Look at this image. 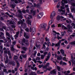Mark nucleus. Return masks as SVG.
I'll return each mask as SVG.
<instances>
[{
  "mask_svg": "<svg viewBox=\"0 0 75 75\" xmlns=\"http://www.w3.org/2000/svg\"><path fill=\"white\" fill-rule=\"evenodd\" d=\"M4 54H8L9 59L11 58V53L10 50V49L7 48L6 50L4 51Z\"/></svg>",
  "mask_w": 75,
  "mask_h": 75,
  "instance_id": "nucleus-1",
  "label": "nucleus"
},
{
  "mask_svg": "<svg viewBox=\"0 0 75 75\" xmlns=\"http://www.w3.org/2000/svg\"><path fill=\"white\" fill-rule=\"evenodd\" d=\"M18 24H21V26L23 28H26L27 26L25 23H23V21L21 19L19 20V21L18 22Z\"/></svg>",
  "mask_w": 75,
  "mask_h": 75,
  "instance_id": "nucleus-2",
  "label": "nucleus"
},
{
  "mask_svg": "<svg viewBox=\"0 0 75 75\" xmlns=\"http://www.w3.org/2000/svg\"><path fill=\"white\" fill-rule=\"evenodd\" d=\"M36 31V29L35 28L33 27V28L32 29V28H31V27H30V32H31V31H32V35H34V34L35 33Z\"/></svg>",
  "mask_w": 75,
  "mask_h": 75,
  "instance_id": "nucleus-3",
  "label": "nucleus"
},
{
  "mask_svg": "<svg viewBox=\"0 0 75 75\" xmlns=\"http://www.w3.org/2000/svg\"><path fill=\"white\" fill-rule=\"evenodd\" d=\"M47 24L44 23H43L42 24H41L40 25V27H41V28H44V29H45L46 28V27H47Z\"/></svg>",
  "mask_w": 75,
  "mask_h": 75,
  "instance_id": "nucleus-4",
  "label": "nucleus"
},
{
  "mask_svg": "<svg viewBox=\"0 0 75 75\" xmlns=\"http://www.w3.org/2000/svg\"><path fill=\"white\" fill-rule=\"evenodd\" d=\"M18 11L19 13L18 14V17H19L20 18H21V19H22V18H23V16H22V15H21V14L22 13V11H21V10H18Z\"/></svg>",
  "mask_w": 75,
  "mask_h": 75,
  "instance_id": "nucleus-5",
  "label": "nucleus"
},
{
  "mask_svg": "<svg viewBox=\"0 0 75 75\" xmlns=\"http://www.w3.org/2000/svg\"><path fill=\"white\" fill-rule=\"evenodd\" d=\"M62 5L64 6L65 5V4H67L68 3V1L67 0H62L61 2Z\"/></svg>",
  "mask_w": 75,
  "mask_h": 75,
  "instance_id": "nucleus-6",
  "label": "nucleus"
},
{
  "mask_svg": "<svg viewBox=\"0 0 75 75\" xmlns=\"http://www.w3.org/2000/svg\"><path fill=\"white\" fill-rule=\"evenodd\" d=\"M45 41L46 42H48V44H47V45L48 47H50V46L51 45V43L49 41H50V39L49 38H48L47 37H46L45 38Z\"/></svg>",
  "mask_w": 75,
  "mask_h": 75,
  "instance_id": "nucleus-7",
  "label": "nucleus"
},
{
  "mask_svg": "<svg viewBox=\"0 0 75 75\" xmlns=\"http://www.w3.org/2000/svg\"><path fill=\"white\" fill-rule=\"evenodd\" d=\"M56 15V13H55V11H53L50 16V18L52 19L53 18V17L55 16Z\"/></svg>",
  "mask_w": 75,
  "mask_h": 75,
  "instance_id": "nucleus-8",
  "label": "nucleus"
},
{
  "mask_svg": "<svg viewBox=\"0 0 75 75\" xmlns=\"http://www.w3.org/2000/svg\"><path fill=\"white\" fill-rule=\"evenodd\" d=\"M44 13L42 12H41L39 13L38 16V18H41L43 16Z\"/></svg>",
  "mask_w": 75,
  "mask_h": 75,
  "instance_id": "nucleus-9",
  "label": "nucleus"
},
{
  "mask_svg": "<svg viewBox=\"0 0 75 75\" xmlns=\"http://www.w3.org/2000/svg\"><path fill=\"white\" fill-rule=\"evenodd\" d=\"M51 56V53L50 52L48 53L47 54V58L45 59V61H48V60L50 58V56Z\"/></svg>",
  "mask_w": 75,
  "mask_h": 75,
  "instance_id": "nucleus-10",
  "label": "nucleus"
},
{
  "mask_svg": "<svg viewBox=\"0 0 75 75\" xmlns=\"http://www.w3.org/2000/svg\"><path fill=\"white\" fill-rule=\"evenodd\" d=\"M64 18V17L62 16H59L58 15L57 17V21H59L60 20V19Z\"/></svg>",
  "mask_w": 75,
  "mask_h": 75,
  "instance_id": "nucleus-11",
  "label": "nucleus"
},
{
  "mask_svg": "<svg viewBox=\"0 0 75 75\" xmlns=\"http://www.w3.org/2000/svg\"><path fill=\"white\" fill-rule=\"evenodd\" d=\"M14 45H12L11 46V47H10V50L11 51H17V50L15 49L14 48Z\"/></svg>",
  "mask_w": 75,
  "mask_h": 75,
  "instance_id": "nucleus-12",
  "label": "nucleus"
},
{
  "mask_svg": "<svg viewBox=\"0 0 75 75\" xmlns=\"http://www.w3.org/2000/svg\"><path fill=\"white\" fill-rule=\"evenodd\" d=\"M4 25V23H2L1 24V25H0V30L1 31H4V30L3 28H1L2 27V26Z\"/></svg>",
  "mask_w": 75,
  "mask_h": 75,
  "instance_id": "nucleus-13",
  "label": "nucleus"
},
{
  "mask_svg": "<svg viewBox=\"0 0 75 75\" xmlns=\"http://www.w3.org/2000/svg\"><path fill=\"white\" fill-rule=\"evenodd\" d=\"M56 72L57 71H56V70L54 69L52 71H51V74H53V75H54V74H56Z\"/></svg>",
  "mask_w": 75,
  "mask_h": 75,
  "instance_id": "nucleus-14",
  "label": "nucleus"
},
{
  "mask_svg": "<svg viewBox=\"0 0 75 75\" xmlns=\"http://www.w3.org/2000/svg\"><path fill=\"white\" fill-rule=\"evenodd\" d=\"M60 51L61 53H62L63 56H66V54H64V50L62 49H61L60 50Z\"/></svg>",
  "mask_w": 75,
  "mask_h": 75,
  "instance_id": "nucleus-15",
  "label": "nucleus"
},
{
  "mask_svg": "<svg viewBox=\"0 0 75 75\" xmlns=\"http://www.w3.org/2000/svg\"><path fill=\"white\" fill-rule=\"evenodd\" d=\"M55 57L56 58H57V59H61V57H59L58 56H57L56 53L55 54Z\"/></svg>",
  "mask_w": 75,
  "mask_h": 75,
  "instance_id": "nucleus-16",
  "label": "nucleus"
},
{
  "mask_svg": "<svg viewBox=\"0 0 75 75\" xmlns=\"http://www.w3.org/2000/svg\"><path fill=\"white\" fill-rule=\"evenodd\" d=\"M57 68L58 71H61L63 70V69L61 68V67L59 66H57Z\"/></svg>",
  "mask_w": 75,
  "mask_h": 75,
  "instance_id": "nucleus-17",
  "label": "nucleus"
},
{
  "mask_svg": "<svg viewBox=\"0 0 75 75\" xmlns=\"http://www.w3.org/2000/svg\"><path fill=\"white\" fill-rule=\"evenodd\" d=\"M71 61L72 63L73 64H75V61L74 60V57H73V56H71Z\"/></svg>",
  "mask_w": 75,
  "mask_h": 75,
  "instance_id": "nucleus-18",
  "label": "nucleus"
},
{
  "mask_svg": "<svg viewBox=\"0 0 75 75\" xmlns=\"http://www.w3.org/2000/svg\"><path fill=\"white\" fill-rule=\"evenodd\" d=\"M53 33H53V35H54V36H55L57 35V34L58 35H59V33H57V32H56V31H55L54 30H53Z\"/></svg>",
  "mask_w": 75,
  "mask_h": 75,
  "instance_id": "nucleus-19",
  "label": "nucleus"
},
{
  "mask_svg": "<svg viewBox=\"0 0 75 75\" xmlns=\"http://www.w3.org/2000/svg\"><path fill=\"white\" fill-rule=\"evenodd\" d=\"M7 21L8 23H9L10 24H13L14 23V22L9 20H8Z\"/></svg>",
  "mask_w": 75,
  "mask_h": 75,
  "instance_id": "nucleus-20",
  "label": "nucleus"
},
{
  "mask_svg": "<svg viewBox=\"0 0 75 75\" xmlns=\"http://www.w3.org/2000/svg\"><path fill=\"white\" fill-rule=\"evenodd\" d=\"M62 30H66L68 29V28L64 25H62Z\"/></svg>",
  "mask_w": 75,
  "mask_h": 75,
  "instance_id": "nucleus-21",
  "label": "nucleus"
},
{
  "mask_svg": "<svg viewBox=\"0 0 75 75\" xmlns=\"http://www.w3.org/2000/svg\"><path fill=\"white\" fill-rule=\"evenodd\" d=\"M25 44L26 46H28V45H29V42H28V40H26Z\"/></svg>",
  "mask_w": 75,
  "mask_h": 75,
  "instance_id": "nucleus-22",
  "label": "nucleus"
},
{
  "mask_svg": "<svg viewBox=\"0 0 75 75\" xmlns=\"http://www.w3.org/2000/svg\"><path fill=\"white\" fill-rule=\"evenodd\" d=\"M9 64H10V65H13V66H14V65H15V62H13L10 61L9 62Z\"/></svg>",
  "mask_w": 75,
  "mask_h": 75,
  "instance_id": "nucleus-23",
  "label": "nucleus"
},
{
  "mask_svg": "<svg viewBox=\"0 0 75 75\" xmlns=\"http://www.w3.org/2000/svg\"><path fill=\"white\" fill-rule=\"evenodd\" d=\"M24 37H25V38H26V39H28L30 38V36L26 35V33H25V32H24Z\"/></svg>",
  "mask_w": 75,
  "mask_h": 75,
  "instance_id": "nucleus-24",
  "label": "nucleus"
},
{
  "mask_svg": "<svg viewBox=\"0 0 75 75\" xmlns=\"http://www.w3.org/2000/svg\"><path fill=\"white\" fill-rule=\"evenodd\" d=\"M16 4H11L10 5V7H11V8H15V7H16Z\"/></svg>",
  "mask_w": 75,
  "mask_h": 75,
  "instance_id": "nucleus-25",
  "label": "nucleus"
},
{
  "mask_svg": "<svg viewBox=\"0 0 75 75\" xmlns=\"http://www.w3.org/2000/svg\"><path fill=\"white\" fill-rule=\"evenodd\" d=\"M31 68L33 69V70H35V71H37V68L35 67V68L33 67H31Z\"/></svg>",
  "mask_w": 75,
  "mask_h": 75,
  "instance_id": "nucleus-26",
  "label": "nucleus"
},
{
  "mask_svg": "<svg viewBox=\"0 0 75 75\" xmlns=\"http://www.w3.org/2000/svg\"><path fill=\"white\" fill-rule=\"evenodd\" d=\"M47 45L48 46V44H47V43L46 42H45L44 44H43V46L44 47V48L45 49L46 48V47L45 46V45Z\"/></svg>",
  "mask_w": 75,
  "mask_h": 75,
  "instance_id": "nucleus-27",
  "label": "nucleus"
},
{
  "mask_svg": "<svg viewBox=\"0 0 75 75\" xmlns=\"http://www.w3.org/2000/svg\"><path fill=\"white\" fill-rule=\"evenodd\" d=\"M30 5H31V7H36L37 6V5L36 4H34V6H33V4L31 3H30Z\"/></svg>",
  "mask_w": 75,
  "mask_h": 75,
  "instance_id": "nucleus-28",
  "label": "nucleus"
},
{
  "mask_svg": "<svg viewBox=\"0 0 75 75\" xmlns=\"http://www.w3.org/2000/svg\"><path fill=\"white\" fill-rule=\"evenodd\" d=\"M18 58V57L17 55H14V57H13V59L14 60H16V59H17Z\"/></svg>",
  "mask_w": 75,
  "mask_h": 75,
  "instance_id": "nucleus-29",
  "label": "nucleus"
},
{
  "mask_svg": "<svg viewBox=\"0 0 75 75\" xmlns=\"http://www.w3.org/2000/svg\"><path fill=\"white\" fill-rule=\"evenodd\" d=\"M30 75H37V74L35 72H32L31 73Z\"/></svg>",
  "mask_w": 75,
  "mask_h": 75,
  "instance_id": "nucleus-30",
  "label": "nucleus"
},
{
  "mask_svg": "<svg viewBox=\"0 0 75 75\" xmlns=\"http://www.w3.org/2000/svg\"><path fill=\"white\" fill-rule=\"evenodd\" d=\"M35 46H36V48H39V49H40V45L39 44L38 45L37 44H35Z\"/></svg>",
  "mask_w": 75,
  "mask_h": 75,
  "instance_id": "nucleus-31",
  "label": "nucleus"
},
{
  "mask_svg": "<svg viewBox=\"0 0 75 75\" xmlns=\"http://www.w3.org/2000/svg\"><path fill=\"white\" fill-rule=\"evenodd\" d=\"M55 47H61V46H60V44L58 43H56L55 44Z\"/></svg>",
  "mask_w": 75,
  "mask_h": 75,
  "instance_id": "nucleus-32",
  "label": "nucleus"
},
{
  "mask_svg": "<svg viewBox=\"0 0 75 75\" xmlns=\"http://www.w3.org/2000/svg\"><path fill=\"white\" fill-rule=\"evenodd\" d=\"M7 38L8 39V42H11V39H10V38L7 37Z\"/></svg>",
  "mask_w": 75,
  "mask_h": 75,
  "instance_id": "nucleus-33",
  "label": "nucleus"
},
{
  "mask_svg": "<svg viewBox=\"0 0 75 75\" xmlns=\"http://www.w3.org/2000/svg\"><path fill=\"white\" fill-rule=\"evenodd\" d=\"M57 38L58 40H59V39H62V37H60V36L59 35H57Z\"/></svg>",
  "mask_w": 75,
  "mask_h": 75,
  "instance_id": "nucleus-34",
  "label": "nucleus"
},
{
  "mask_svg": "<svg viewBox=\"0 0 75 75\" xmlns=\"http://www.w3.org/2000/svg\"><path fill=\"white\" fill-rule=\"evenodd\" d=\"M3 71L4 72H5L6 74H8V71H7V69H3Z\"/></svg>",
  "mask_w": 75,
  "mask_h": 75,
  "instance_id": "nucleus-35",
  "label": "nucleus"
},
{
  "mask_svg": "<svg viewBox=\"0 0 75 75\" xmlns=\"http://www.w3.org/2000/svg\"><path fill=\"white\" fill-rule=\"evenodd\" d=\"M45 55L44 54H42L41 55V59H43L44 58V57H45Z\"/></svg>",
  "mask_w": 75,
  "mask_h": 75,
  "instance_id": "nucleus-36",
  "label": "nucleus"
},
{
  "mask_svg": "<svg viewBox=\"0 0 75 75\" xmlns=\"http://www.w3.org/2000/svg\"><path fill=\"white\" fill-rule=\"evenodd\" d=\"M14 37L15 38V39L16 40V39H17V38H18V35L16 34L14 36Z\"/></svg>",
  "mask_w": 75,
  "mask_h": 75,
  "instance_id": "nucleus-37",
  "label": "nucleus"
},
{
  "mask_svg": "<svg viewBox=\"0 0 75 75\" xmlns=\"http://www.w3.org/2000/svg\"><path fill=\"white\" fill-rule=\"evenodd\" d=\"M52 23H53V21L52 20L49 22V25H51V24H52Z\"/></svg>",
  "mask_w": 75,
  "mask_h": 75,
  "instance_id": "nucleus-38",
  "label": "nucleus"
},
{
  "mask_svg": "<svg viewBox=\"0 0 75 75\" xmlns=\"http://www.w3.org/2000/svg\"><path fill=\"white\" fill-rule=\"evenodd\" d=\"M58 11H60L61 12V11H62V12H64V13H65V10H62L61 9H59L58 10Z\"/></svg>",
  "mask_w": 75,
  "mask_h": 75,
  "instance_id": "nucleus-39",
  "label": "nucleus"
},
{
  "mask_svg": "<svg viewBox=\"0 0 75 75\" xmlns=\"http://www.w3.org/2000/svg\"><path fill=\"white\" fill-rule=\"evenodd\" d=\"M22 12L23 13V14H25V13H26V11H25V9H23L22 10Z\"/></svg>",
  "mask_w": 75,
  "mask_h": 75,
  "instance_id": "nucleus-40",
  "label": "nucleus"
},
{
  "mask_svg": "<svg viewBox=\"0 0 75 75\" xmlns=\"http://www.w3.org/2000/svg\"><path fill=\"white\" fill-rule=\"evenodd\" d=\"M32 16L31 15H29L28 16V19H31V18H32Z\"/></svg>",
  "mask_w": 75,
  "mask_h": 75,
  "instance_id": "nucleus-41",
  "label": "nucleus"
},
{
  "mask_svg": "<svg viewBox=\"0 0 75 75\" xmlns=\"http://www.w3.org/2000/svg\"><path fill=\"white\" fill-rule=\"evenodd\" d=\"M68 32L69 33H71V32H72V29H71V28L70 29H68Z\"/></svg>",
  "mask_w": 75,
  "mask_h": 75,
  "instance_id": "nucleus-42",
  "label": "nucleus"
},
{
  "mask_svg": "<svg viewBox=\"0 0 75 75\" xmlns=\"http://www.w3.org/2000/svg\"><path fill=\"white\" fill-rule=\"evenodd\" d=\"M14 1L16 4H19V2L17 0H15Z\"/></svg>",
  "mask_w": 75,
  "mask_h": 75,
  "instance_id": "nucleus-43",
  "label": "nucleus"
},
{
  "mask_svg": "<svg viewBox=\"0 0 75 75\" xmlns=\"http://www.w3.org/2000/svg\"><path fill=\"white\" fill-rule=\"evenodd\" d=\"M68 16H69L70 17H72V18H73V16L72 15V14L71 13H70L68 14Z\"/></svg>",
  "mask_w": 75,
  "mask_h": 75,
  "instance_id": "nucleus-44",
  "label": "nucleus"
},
{
  "mask_svg": "<svg viewBox=\"0 0 75 75\" xmlns=\"http://www.w3.org/2000/svg\"><path fill=\"white\" fill-rule=\"evenodd\" d=\"M27 54H23L22 55V57L23 58H26V56Z\"/></svg>",
  "mask_w": 75,
  "mask_h": 75,
  "instance_id": "nucleus-45",
  "label": "nucleus"
},
{
  "mask_svg": "<svg viewBox=\"0 0 75 75\" xmlns=\"http://www.w3.org/2000/svg\"><path fill=\"white\" fill-rule=\"evenodd\" d=\"M6 35H7V36H8L9 37H10V34L8 33L7 32L6 33Z\"/></svg>",
  "mask_w": 75,
  "mask_h": 75,
  "instance_id": "nucleus-46",
  "label": "nucleus"
},
{
  "mask_svg": "<svg viewBox=\"0 0 75 75\" xmlns=\"http://www.w3.org/2000/svg\"><path fill=\"white\" fill-rule=\"evenodd\" d=\"M5 58H6V60H8V57L7 56H6L5 57H4V59H5Z\"/></svg>",
  "mask_w": 75,
  "mask_h": 75,
  "instance_id": "nucleus-47",
  "label": "nucleus"
},
{
  "mask_svg": "<svg viewBox=\"0 0 75 75\" xmlns=\"http://www.w3.org/2000/svg\"><path fill=\"white\" fill-rule=\"evenodd\" d=\"M63 24L62 23H60L58 24V27H61V26Z\"/></svg>",
  "mask_w": 75,
  "mask_h": 75,
  "instance_id": "nucleus-48",
  "label": "nucleus"
},
{
  "mask_svg": "<svg viewBox=\"0 0 75 75\" xmlns=\"http://www.w3.org/2000/svg\"><path fill=\"white\" fill-rule=\"evenodd\" d=\"M22 49L23 50H24V51H26V50L27 49L26 47H22Z\"/></svg>",
  "mask_w": 75,
  "mask_h": 75,
  "instance_id": "nucleus-49",
  "label": "nucleus"
},
{
  "mask_svg": "<svg viewBox=\"0 0 75 75\" xmlns=\"http://www.w3.org/2000/svg\"><path fill=\"white\" fill-rule=\"evenodd\" d=\"M32 13H33V16H35V14L36 13V11H33Z\"/></svg>",
  "mask_w": 75,
  "mask_h": 75,
  "instance_id": "nucleus-50",
  "label": "nucleus"
},
{
  "mask_svg": "<svg viewBox=\"0 0 75 75\" xmlns=\"http://www.w3.org/2000/svg\"><path fill=\"white\" fill-rule=\"evenodd\" d=\"M70 44H71V45H75V41L71 42Z\"/></svg>",
  "mask_w": 75,
  "mask_h": 75,
  "instance_id": "nucleus-51",
  "label": "nucleus"
},
{
  "mask_svg": "<svg viewBox=\"0 0 75 75\" xmlns=\"http://www.w3.org/2000/svg\"><path fill=\"white\" fill-rule=\"evenodd\" d=\"M10 38H11L12 40H13L14 39V37H13V36L12 35L10 36Z\"/></svg>",
  "mask_w": 75,
  "mask_h": 75,
  "instance_id": "nucleus-52",
  "label": "nucleus"
},
{
  "mask_svg": "<svg viewBox=\"0 0 75 75\" xmlns=\"http://www.w3.org/2000/svg\"><path fill=\"white\" fill-rule=\"evenodd\" d=\"M51 69H52V67H50V68H47L46 69V70L47 71V70H48V71H50Z\"/></svg>",
  "mask_w": 75,
  "mask_h": 75,
  "instance_id": "nucleus-53",
  "label": "nucleus"
},
{
  "mask_svg": "<svg viewBox=\"0 0 75 75\" xmlns=\"http://www.w3.org/2000/svg\"><path fill=\"white\" fill-rule=\"evenodd\" d=\"M67 12L68 13H70V11H69V8H67Z\"/></svg>",
  "mask_w": 75,
  "mask_h": 75,
  "instance_id": "nucleus-54",
  "label": "nucleus"
},
{
  "mask_svg": "<svg viewBox=\"0 0 75 75\" xmlns=\"http://www.w3.org/2000/svg\"><path fill=\"white\" fill-rule=\"evenodd\" d=\"M64 74L65 75H69V74H68V73L67 72V71L64 72Z\"/></svg>",
  "mask_w": 75,
  "mask_h": 75,
  "instance_id": "nucleus-55",
  "label": "nucleus"
},
{
  "mask_svg": "<svg viewBox=\"0 0 75 75\" xmlns=\"http://www.w3.org/2000/svg\"><path fill=\"white\" fill-rule=\"evenodd\" d=\"M60 8H61V10H63V9H65V7H64V6H60Z\"/></svg>",
  "mask_w": 75,
  "mask_h": 75,
  "instance_id": "nucleus-56",
  "label": "nucleus"
},
{
  "mask_svg": "<svg viewBox=\"0 0 75 75\" xmlns=\"http://www.w3.org/2000/svg\"><path fill=\"white\" fill-rule=\"evenodd\" d=\"M37 62H38V63H40V64H42V62H41V61H37Z\"/></svg>",
  "mask_w": 75,
  "mask_h": 75,
  "instance_id": "nucleus-57",
  "label": "nucleus"
},
{
  "mask_svg": "<svg viewBox=\"0 0 75 75\" xmlns=\"http://www.w3.org/2000/svg\"><path fill=\"white\" fill-rule=\"evenodd\" d=\"M4 18H5V19H7V18H8V16H7V15H4Z\"/></svg>",
  "mask_w": 75,
  "mask_h": 75,
  "instance_id": "nucleus-58",
  "label": "nucleus"
},
{
  "mask_svg": "<svg viewBox=\"0 0 75 75\" xmlns=\"http://www.w3.org/2000/svg\"><path fill=\"white\" fill-rule=\"evenodd\" d=\"M2 28L3 29H4L5 30H6V28H7V27L6 26H2Z\"/></svg>",
  "mask_w": 75,
  "mask_h": 75,
  "instance_id": "nucleus-59",
  "label": "nucleus"
},
{
  "mask_svg": "<svg viewBox=\"0 0 75 75\" xmlns=\"http://www.w3.org/2000/svg\"><path fill=\"white\" fill-rule=\"evenodd\" d=\"M25 30L27 32H28V31H29V29L28 28H26L25 29Z\"/></svg>",
  "mask_w": 75,
  "mask_h": 75,
  "instance_id": "nucleus-60",
  "label": "nucleus"
},
{
  "mask_svg": "<svg viewBox=\"0 0 75 75\" xmlns=\"http://www.w3.org/2000/svg\"><path fill=\"white\" fill-rule=\"evenodd\" d=\"M40 58L38 57H36V60H40Z\"/></svg>",
  "mask_w": 75,
  "mask_h": 75,
  "instance_id": "nucleus-61",
  "label": "nucleus"
},
{
  "mask_svg": "<svg viewBox=\"0 0 75 75\" xmlns=\"http://www.w3.org/2000/svg\"><path fill=\"white\" fill-rule=\"evenodd\" d=\"M37 7L38 8H39V7H40V5L39 4H38L37 5Z\"/></svg>",
  "mask_w": 75,
  "mask_h": 75,
  "instance_id": "nucleus-62",
  "label": "nucleus"
},
{
  "mask_svg": "<svg viewBox=\"0 0 75 75\" xmlns=\"http://www.w3.org/2000/svg\"><path fill=\"white\" fill-rule=\"evenodd\" d=\"M26 40H25V39H23L22 40V41L23 42H25V41Z\"/></svg>",
  "mask_w": 75,
  "mask_h": 75,
  "instance_id": "nucleus-63",
  "label": "nucleus"
},
{
  "mask_svg": "<svg viewBox=\"0 0 75 75\" xmlns=\"http://www.w3.org/2000/svg\"><path fill=\"white\" fill-rule=\"evenodd\" d=\"M71 6H75V3H72L71 4Z\"/></svg>",
  "mask_w": 75,
  "mask_h": 75,
  "instance_id": "nucleus-64",
  "label": "nucleus"
}]
</instances>
